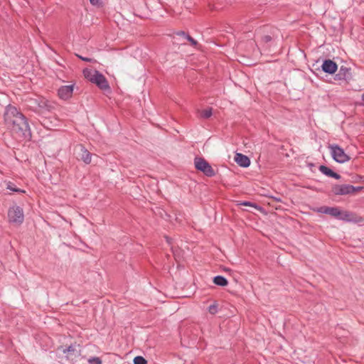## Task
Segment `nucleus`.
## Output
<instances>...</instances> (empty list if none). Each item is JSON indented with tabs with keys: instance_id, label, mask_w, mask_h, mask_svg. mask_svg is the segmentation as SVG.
<instances>
[{
	"instance_id": "6",
	"label": "nucleus",
	"mask_w": 364,
	"mask_h": 364,
	"mask_svg": "<svg viewBox=\"0 0 364 364\" xmlns=\"http://www.w3.org/2000/svg\"><path fill=\"white\" fill-rule=\"evenodd\" d=\"M195 167L197 170L203 172L206 176L212 177L215 172L210 164L203 158L196 157L194 159Z\"/></svg>"
},
{
	"instance_id": "10",
	"label": "nucleus",
	"mask_w": 364,
	"mask_h": 364,
	"mask_svg": "<svg viewBox=\"0 0 364 364\" xmlns=\"http://www.w3.org/2000/svg\"><path fill=\"white\" fill-rule=\"evenodd\" d=\"M321 68L324 73L333 74L337 70L338 65L334 61L328 59L323 61Z\"/></svg>"
},
{
	"instance_id": "13",
	"label": "nucleus",
	"mask_w": 364,
	"mask_h": 364,
	"mask_svg": "<svg viewBox=\"0 0 364 364\" xmlns=\"http://www.w3.org/2000/svg\"><path fill=\"white\" fill-rule=\"evenodd\" d=\"M78 154L80 159L85 164H89L91 162L92 154L85 146L82 145L80 146V152Z\"/></svg>"
},
{
	"instance_id": "2",
	"label": "nucleus",
	"mask_w": 364,
	"mask_h": 364,
	"mask_svg": "<svg viewBox=\"0 0 364 364\" xmlns=\"http://www.w3.org/2000/svg\"><path fill=\"white\" fill-rule=\"evenodd\" d=\"M316 212L328 214L338 220L346 222L356 223L362 221L361 218L358 220L357 217L353 213L348 211H341L338 207L321 206L316 209Z\"/></svg>"
},
{
	"instance_id": "14",
	"label": "nucleus",
	"mask_w": 364,
	"mask_h": 364,
	"mask_svg": "<svg viewBox=\"0 0 364 364\" xmlns=\"http://www.w3.org/2000/svg\"><path fill=\"white\" fill-rule=\"evenodd\" d=\"M318 169L323 174H324L328 177H331V178H333L336 179L341 178V176L338 173L334 172L333 171H332L331 168H329L326 166L321 165L319 166Z\"/></svg>"
},
{
	"instance_id": "15",
	"label": "nucleus",
	"mask_w": 364,
	"mask_h": 364,
	"mask_svg": "<svg viewBox=\"0 0 364 364\" xmlns=\"http://www.w3.org/2000/svg\"><path fill=\"white\" fill-rule=\"evenodd\" d=\"M276 38L275 29H273L270 34H265L261 37V43L271 46Z\"/></svg>"
},
{
	"instance_id": "27",
	"label": "nucleus",
	"mask_w": 364,
	"mask_h": 364,
	"mask_svg": "<svg viewBox=\"0 0 364 364\" xmlns=\"http://www.w3.org/2000/svg\"><path fill=\"white\" fill-rule=\"evenodd\" d=\"M176 36H181L184 39L186 38V36H188V34L186 33L184 31H178L176 33Z\"/></svg>"
},
{
	"instance_id": "26",
	"label": "nucleus",
	"mask_w": 364,
	"mask_h": 364,
	"mask_svg": "<svg viewBox=\"0 0 364 364\" xmlns=\"http://www.w3.org/2000/svg\"><path fill=\"white\" fill-rule=\"evenodd\" d=\"M241 205H243L245 206H252V207H255V208L257 207V205L256 204H254L250 201H244L241 203Z\"/></svg>"
},
{
	"instance_id": "3",
	"label": "nucleus",
	"mask_w": 364,
	"mask_h": 364,
	"mask_svg": "<svg viewBox=\"0 0 364 364\" xmlns=\"http://www.w3.org/2000/svg\"><path fill=\"white\" fill-rule=\"evenodd\" d=\"M26 103L29 109L36 112L50 111L53 109V106L49 102L41 96L29 97L26 99Z\"/></svg>"
},
{
	"instance_id": "5",
	"label": "nucleus",
	"mask_w": 364,
	"mask_h": 364,
	"mask_svg": "<svg viewBox=\"0 0 364 364\" xmlns=\"http://www.w3.org/2000/svg\"><path fill=\"white\" fill-rule=\"evenodd\" d=\"M9 222L12 224L21 225L24 220L23 209L18 205L10 207L8 210Z\"/></svg>"
},
{
	"instance_id": "8",
	"label": "nucleus",
	"mask_w": 364,
	"mask_h": 364,
	"mask_svg": "<svg viewBox=\"0 0 364 364\" xmlns=\"http://www.w3.org/2000/svg\"><path fill=\"white\" fill-rule=\"evenodd\" d=\"M73 89L74 85L61 86L58 90V95L61 100H67L72 97Z\"/></svg>"
},
{
	"instance_id": "4",
	"label": "nucleus",
	"mask_w": 364,
	"mask_h": 364,
	"mask_svg": "<svg viewBox=\"0 0 364 364\" xmlns=\"http://www.w3.org/2000/svg\"><path fill=\"white\" fill-rule=\"evenodd\" d=\"M328 149L333 160L336 162L343 164L350 160L349 156L345 153L344 150L338 144H329Z\"/></svg>"
},
{
	"instance_id": "1",
	"label": "nucleus",
	"mask_w": 364,
	"mask_h": 364,
	"mask_svg": "<svg viewBox=\"0 0 364 364\" xmlns=\"http://www.w3.org/2000/svg\"><path fill=\"white\" fill-rule=\"evenodd\" d=\"M4 123L16 138L30 140L31 131L27 118L17 108L11 105L6 107L4 114Z\"/></svg>"
},
{
	"instance_id": "9",
	"label": "nucleus",
	"mask_w": 364,
	"mask_h": 364,
	"mask_svg": "<svg viewBox=\"0 0 364 364\" xmlns=\"http://www.w3.org/2000/svg\"><path fill=\"white\" fill-rule=\"evenodd\" d=\"M92 83L97 85L101 90H107L109 89V85L106 77L99 71L97 72Z\"/></svg>"
},
{
	"instance_id": "16",
	"label": "nucleus",
	"mask_w": 364,
	"mask_h": 364,
	"mask_svg": "<svg viewBox=\"0 0 364 364\" xmlns=\"http://www.w3.org/2000/svg\"><path fill=\"white\" fill-rule=\"evenodd\" d=\"M97 72V70H93L91 69L85 68L83 70V75L87 80L91 82H93Z\"/></svg>"
},
{
	"instance_id": "22",
	"label": "nucleus",
	"mask_w": 364,
	"mask_h": 364,
	"mask_svg": "<svg viewBox=\"0 0 364 364\" xmlns=\"http://www.w3.org/2000/svg\"><path fill=\"white\" fill-rule=\"evenodd\" d=\"M208 311L210 314L214 315L218 312V304L215 302L208 307Z\"/></svg>"
},
{
	"instance_id": "28",
	"label": "nucleus",
	"mask_w": 364,
	"mask_h": 364,
	"mask_svg": "<svg viewBox=\"0 0 364 364\" xmlns=\"http://www.w3.org/2000/svg\"><path fill=\"white\" fill-rule=\"evenodd\" d=\"M90 2L93 6H99L100 4V0H90Z\"/></svg>"
},
{
	"instance_id": "7",
	"label": "nucleus",
	"mask_w": 364,
	"mask_h": 364,
	"mask_svg": "<svg viewBox=\"0 0 364 364\" xmlns=\"http://www.w3.org/2000/svg\"><path fill=\"white\" fill-rule=\"evenodd\" d=\"M360 189H362L360 186L355 187L352 185L343 184L334 186L332 188V191L335 195H347Z\"/></svg>"
},
{
	"instance_id": "20",
	"label": "nucleus",
	"mask_w": 364,
	"mask_h": 364,
	"mask_svg": "<svg viewBox=\"0 0 364 364\" xmlns=\"http://www.w3.org/2000/svg\"><path fill=\"white\" fill-rule=\"evenodd\" d=\"M165 238H166L167 243L168 245H171V250H172L173 255L175 259H177V257H178V250H175L173 246L172 245V239L167 236H166Z\"/></svg>"
},
{
	"instance_id": "24",
	"label": "nucleus",
	"mask_w": 364,
	"mask_h": 364,
	"mask_svg": "<svg viewBox=\"0 0 364 364\" xmlns=\"http://www.w3.org/2000/svg\"><path fill=\"white\" fill-rule=\"evenodd\" d=\"M186 40H187L188 41L190 42L191 45L193 46H196L198 45V42L197 41H196L195 39H193L191 36L188 35V36H186Z\"/></svg>"
},
{
	"instance_id": "23",
	"label": "nucleus",
	"mask_w": 364,
	"mask_h": 364,
	"mask_svg": "<svg viewBox=\"0 0 364 364\" xmlns=\"http://www.w3.org/2000/svg\"><path fill=\"white\" fill-rule=\"evenodd\" d=\"M88 363L90 364H101L102 360L98 357H92L88 359Z\"/></svg>"
},
{
	"instance_id": "21",
	"label": "nucleus",
	"mask_w": 364,
	"mask_h": 364,
	"mask_svg": "<svg viewBox=\"0 0 364 364\" xmlns=\"http://www.w3.org/2000/svg\"><path fill=\"white\" fill-rule=\"evenodd\" d=\"M147 362L142 356H136L134 358V364H146Z\"/></svg>"
},
{
	"instance_id": "11",
	"label": "nucleus",
	"mask_w": 364,
	"mask_h": 364,
	"mask_svg": "<svg viewBox=\"0 0 364 364\" xmlns=\"http://www.w3.org/2000/svg\"><path fill=\"white\" fill-rule=\"evenodd\" d=\"M335 78L338 80H349L351 78L350 69L343 65L341 66Z\"/></svg>"
},
{
	"instance_id": "17",
	"label": "nucleus",
	"mask_w": 364,
	"mask_h": 364,
	"mask_svg": "<svg viewBox=\"0 0 364 364\" xmlns=\"http://www.w3.org/2000/svg\"><path fill=\"white\" fill-rule=\"evenodd\" d=\"M215 284L220 287H225L228 284V282L223 276L218 275L213 278Z\"/></svg>"
},
{
	"instance_id": "18",
	"label": "nucleus",
	"mask_w": 364,
	"mask_h": 364,
	"mask_svg": "<svg viewBox=\"0 0 364 364\" xmlns=\"http://www.w3.org/2000/svg\"><path fill=\"white\" fill-rule=\"evenodd\" d=\"M6 189L16 193H25V191L16 188L15 184L11 181L6 183Z\"/></svg>"
},
{
	"instance_id": "25",
	"label": "nucleus",
	"mask_w": 364,
	"mask_h": 364,
	"mask_svg": "<svg viewBox=\"0 0 364 364\" xmlns=\"http://www.w3.org/2000/svg\"><path fill=\"white\" fill-rule=\"evenodd\" d=\"M75 350V347L71 345V346H68V348L63 349V353H68L74 352Z\"/></svg>"
},
{
	"instance_id": "19",
	"label": "nucleus",
	"mask_w": 364,
	"mask_h": 364,
	"mask_svg": "<svg viewBox=\"0 0 364 364\" xmlns=\"http://www.w3.org/2000/svg\"><path fill=\"white\" fill-rule=\"evenodd\" d=\"M212 108H208L200 112V117L203 119H208L212 116Z\"/></svg>"
},
{
	"instance_id": "29",
	"label": "nucleus",
	"mask_w": 364,
	"mask_h": 364,
	"mask_svg": "<svg viewBox=\"0 0 364 364\" xmlns=\"http://www.w3.org/2000/svg\"><path fill=\"white\" fill-rule=\"evenodd\" d=\"M79 58L85 62H91L92 61V59L88 58H84V57H81V56H79Z\"/></svg>"
},
{
	"instance_id": "12",
	"label": "nucleus",
	"mask_w": 364,
	"mask_h": 364,
	"mask_svg": "<svg viewBox=\"0 0 364 364\" xmlns=\"http://www.w3.org/2000/svg\"><path fill=\"white\" fill-rule=\"evenodd\" d=\"M235 161L240 166L244 168L248 167L250 164V159L247 156L240 153L236 154Z\"/></svg>"
},
{
	"instance_id": "30",
	"label": "nucleus",
	"mask_w": 364,
	"mask_h": 364,
	"mask_svg": "<svg viewBox=\"0 0 364 364\" xmlns=\"http://www.w3.org/2000/svg\"><path fill=\"white\" fill-rule=\"evenodd\" d=\"M361 99L363 101V104L364 105V93L362 95Z\"/></svg>"
}]
</instances>
